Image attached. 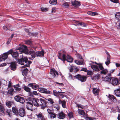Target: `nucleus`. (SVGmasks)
<instances>
[{
    "label": "nucleus",
    "mask_w": 120,
    "mask_h": 120,
    "mask_svg": "<svg viewBox=\"0 0 120 120\" xmlns=\"http://www.w3.org/2000/svg\"><path fill=\"white\" fill-rule=\"evenodd\" d=\"M36 116H37L38 119L41 118H42L43 117H44V116H43L42 114L41 113L37 114L36 115Z\"/></svg>",
    "instance_id": "obj_42"
},
{
    "label": "nucleus",
    "mask_w": 120,
    "mask_h": 120,
    "mask_svg": "<svg viewBox=\"0 0 120 120\" xmlns=\"http://www.w3.org/2000/svg\"><path fill=\"white\" fill-rule=\"evenodd\" d=\"M23 88L24 90L28 92H30V89L28 87L26 86H25Z\"/></svg>",
    "instance_id": "obj_40"
},
{
    "label": "nucleus",
    "mask_w": 120,
    "mask_h": 120,
    "mask_svg": "<svg viewBox=\"0 0 120 120\" xmlns=\"http://www.w3.org/2000/svg\"><path fill=\"white\" fill-rule=\"evenodd\" d=\"M111 78L108 76H106L104 79V81L108 82H110L111 81Z\"/></svg>",
    "instance_id": "obj_27"
},
{
    "label": "nucleus",
    "mask_w": 120,
    "mask_h": 120,
    "mask_svg": "<svg viewBox=\"0 0 120 120\" xmlns=\"http://www.w3.org/2000/svg\"><path fill=\"white\" fill-rule=\"evenodd\" d=\"M63 60L64 62L65 60H67L68 62H72L73 60V58L69 55H67L66 56L65 54H64L62 56Z\"/></svg>",
    "instance_id": "obj_5"
},
{
    "label": "nucleus",
    "mask_w": 120,
    "mask_h": 120,
    "mask_svg": "<svg viewBox=\"0 0 120 120\" xmlns=\"http://www.w3.org/2000/svg\"><path fill=\"white\" fill-rule=\"evenodd\" d=\"M115 16L117 19L120 20V12L117 13L115 15Z\"/></svg>",
    "instance_id": "obj_41"
},
{
    "label": "nucleus",
    "mask_w": 120,
    "mask_h": 120,
    "mask_svg": "<svg viewBox=\"0 0 120 120\" xmlns=\"http://www.w3.org/2000/svg\"><path fill=\"white\" fill-rule=\"evenodd\" d=\"M26 103L27 105L26 106V108L28 110L33 111L32 107L33 106L32 102L31 101H28Z\"/></svg>",
    "instance_id": "obj_12"
},
{
    "label": "nucleus",
    "mask_w": 120,
    "mask_h": 120,
    "mask_svg": "<svg viewBox=\"0 0 120 120\" xmlns=\"http://www.w3.org/2000/svg\"><path fill=\"white\" fill-rule=\"evenodd\" d=\"M81 71H83L85 72H87V68H83L81 70Z\"/></svg>",
    "instance_id": "obj_62"
},
{
    "label": "nucleus",
    "mask_w": 120,
    "mask_h": 120,
    "mask_svg": "<svg viewBox=\"0 0 120 120\" xmlns=\"http://www.w3.org/2000/svg\"><path fill=\"white\" fill-rule=\"evenodd\" d=\"M99 91V90L97 88H94L93 90V92L94 94L96 95L98 94Z\"/></svg>",
    "instance_id": "obj_28"
},
{
    "label": "nucleus",
    "mask_w": 120,
    "mask_h": 120,
    "mask_svg": "<svg viewBox=\"0 0 120 120\" xmlns=\"http://www.w3.org/2000/svg\"><path fill=\"white\" fill-rule=\"evenodd\" d=\"M118 22H117L116 23V25H117V29L119 30H120V23H119V24Z\"/></svg>",
    "instance_id": "obj_64"
},
{
    "label": "nucleus",
    "mask_w": 120,
    "mask_h": 120,
    "mask_svg": "<svg viewBox=\"0 0 120 120\" xmlns=\"http://www.w3.org/2000/svg\"><path fill=\"white\" fill-rule=\"evenodd\" d=\"M78 110L79 111L78 112V113L79 114L83 116L85 115V113L83 110L80 109H78Z\"/></svg>",
    "instance_id": "obj_32"
},
{
    "label": "nucleus",
    "mask_w": 120,
    "mask_h": 120,
    "mask_svg": "<svg viewBox=\"0 0 120 120\" xmlns=\"http://www.w3.org/2000/svg\"><path fill=\"white\" fill-rule=\"evenodd\" d=\"M13 102L11 101H8L6 102V105L9 108H10L11 107V105Z\"/></svg>",
    "instance_id": "obj_26"
},
{
    "label": "nucleus",
    "mask_w": 120,
    "mask_h": 120,
    "mask_svg": "<svg viewBox=\"0 0 120 120\" xmlns=\"http://www.w3.org/2000/svg\"><path fill=\"white\" fill-rule=\"evenodd\" d=\"M52 106L53 107L56 109L57 111H59L60 109V107L59 105L56 103L53 104L52 105Z\"/></svg>",
    "instance_id": "obj_30"
},
{
    "label": "nucleus",
    "mask_w": 120,
    "mask_h": 120,
    "mask_svg": "<svg viewBox=\"0 0 120 120\" xmlns=\"http://www.w3.org/2000/svg\"><path fill=\"white\" fill-rule=\"evenodd\" d=\"M60 92L59 91L57 92L56 90H53V94L54 95L57 97H58L59 95V94Z\"/></svg>",
    "instance_id": "obj_38"
},
{
    "label": "nucleus",
    "mask_w": 120,
    "mask_h": 120,
    "mask_svg": "<svg viewBox=\"0 0 120 120\" xmlns=\"http://www.w3.org/2000/svg\"><path fill=\"white\" fill-rule=\"evenodd\" d=\"M72 5L75 7H78L81 5L80 2L76 0L71 2Z\"/></svg>",
    "instance_id": "obj_17"
},
{
    "label": "nucleus",
    "mask_w": 120,
    "mask_h": 120,
    "mask_svg": "<svg viewBox=\"0 0 120 120\" xmlns=\"http://www.w3.org/2000/svg\"><path fill=\"white\" fill-rule=\"evenodd\" d=\"M100 76L98 74H97L94 76V79L96 80L98 79H100Z\"/></svg>",
    "instance_id": "obj_47"
},
{
    "label": "nucleus",
    "mask_w": 120,
    "mask_h": 120,
    "mask_svg": "<svg viewBox=\"0 0 120 120\" xmlns=\"http://www.w3.org/2000/svg\"><path fill=\"white\" fill-rule=\"evenodd\" d=\"M110 55L109 54L107 56V61L105 62V64L107 65H108L110 63Z\"/></svg>",
    "instance_id": "obj_29"
},
{
    "label": "nucleus",
    "mask_w": 120,
    "mask_h": 120,
    "mask_svg": "<svg viewBox=\"0 0 120 120\" xmlns=\"http://www.w3.org/2000/svg\"><path fill=\"white\" fill-rule=\"evenodd\" d=\"M87 14L89 15L92 16H95L98 15V13L97 12L91 11H88L87 12Z\"/></svg>",
    "instance_id": "obj_31"
},
{
    "label": "nucleus",
    "mask_w": 120,
    "mask_h": 120,
    "mask_svg": "<svg viewBox=\"0 0 120 120\" xmlns=\"http://www.w3.org/2000/svg\"><path fill=\"white\" fill-rule=\"evenodd\" d=\"M28 70L27 68H25L22 71V75L24 76L28 73Z\"/></svg>",
    "instance_id": "obj_35"
},
{
    "label": "nucleus",
    "mask_w": 120,
    "mask_h": 120,
    "mask_svg": "<svg viewBox=\"0 0 120 120\" xmlns=\"http://www.w3.org/2000/svg\"><path fill=\"white\" fill-rule=\"evenodd\" d=\"M28 86L31 87L34 89L36 90L39 88V86L38 85H36L35 84L33 83L29 84Z\"/></svg>",
    "instance_id": "obj_19"
},
{
    "label": "nucleus",
    "mask_w": 120,
    "mask_h": 120,
    "mask_svg": "<svg viewBox=\"0 0 120 120\" xmlns=\"http://www.w3.org/2000/svg\"><path fill=\"white\" fill-rule=\"evenodd\" d=\"M29 53L30 54L31 56V57H29V59L30 60H33L36 57V52L34 51L33 49H30L29 52Z\"/></svg>",
    "instance_id": "obj_10"
},
{
    "label": "nucleus",
    "mask_w": 120,
    "mask_h": 120,
    "mask_svg": "<svg viewBox=\"0 0 120 120\" xmlns=\"http://www.w3.org/2000/svg\"><path fill=\"white\" fill-rule=\"evenodd\" d=\"M114 94L116 96L120 97V86H118V87L117 89L114 90Z\"/></svg>",
    "instance_id": "obj_15"
},
{
    "label": "nucleus",
    "mask_w": 120,
    "mask_h": 120,
    "mask_svg": "<svg viewBox=\"0 0 120 120\" xmlns=\"http://www.w3.org/2000/svg\"><path fill=\"white\" fill-rule=\"evenodd\" d=\"M57 97L60 98L61 99L63 98L64 97V96L63 94L59 93L58 96Z\"/></svg>",
    "instance_id": "obj_58"
},
{
    "label": "nucleus",
    "mask_w": 120,
    "mask_h": 120,
    "mask_svg": "<svg viewBox=\"0 0 120 120\" xmlns=\"http://www.w3.org/2000/svg\"><path fill=\"white\" fill-rule=\"evenodd\" d=\"M77 57L78 59H80L81 60L83 59L82 56L79 54H77Z\"/></svg>",
    "instance_id": "obj_53"
},
{
    "label": "nucleus",
    "mask_w": 120,
    "mask_h": 120,
    "mask_svg": "<svg viewBox=\"0 0 120 120\" xmlns=\"http://www.w3.org/2000/svg\"><path fill=\"white\" fill-rule=\"evenodd\" d=\"M30 101L32 104L36 106H38L39 105V100L37 99L33 98Z\"/></svg>",
    "instance_id": "obj_9"
},
{
    "label": "nucleus",
    "mask_w": 120,
    "mask_h": 120,
    "mask_svg": "<svg viewBox=\"0 0 120 120\" xmlns=\"http://www.w3.org/2000/svg\"><path fill=\"white\" fill-rule=\"evenodd\" d=\"M93 73L92 71H87V74L89 75H91L93 74Z\"/></svg>",
    "instance_id": "obj_61"
},
{
    "label": "nucleus",
    "mask_w": 120,
    "mask_h": 120,
    "mask_svg": "<svg viewBox=\"0 0 120 120\" xmlns=\"http://www.w3.org/2000/svg\"><path fill=\"white\" fill-rule=\"evenodd\" d=\"M46 103L45 100L42 98H40L39 100V105L41 106V108L43 109H44L46 106Z\"/></svg>",
    "instance_id": "obj_6"
},
{
    "label": "nucleus",
    "mask_w": 120,
    "mask_h": 120,
    "mask_svg": "<svg viewBox=\"0 0 120 120\" xmlns=\"http://www.w3.org/2000/svg\"><path fill=\"white\" fill-rule=\"evenodd\" d=\"M4 106L2 104L0 105V112L2 113H4Z\"/></svg>",
    "instance_id": "obj_34"
},
{
    "label": "nucleus",
    "mask_w": 120,
    "mask_h": 120,
    "mask_svg": "<svg viewBox=\"0 0 120 120\" xmlns=\"http://www.w3.org/2000/svg\"><path fill=\"white\" fill-rule=\"evenodd\" d=\"M11 68V70L15 71L16 68V65L15 62H12L10 65Z\"/></svg>",
    "instance_id": "obj_23"
},
{
    "label": "nucleus",
    "mask_w": 120,
    "mask_h": 120,
    "mask_svg": "<svg viewBox=\"0 0 120 120\" xmlns=\"http://www.w3.org/2000/svg\"><path fill=\"white\" fill-rule=\"evenodd\" d=\"M108 71V70L106 69H104L101 71V74H103L104 75H106Z\"/></svg>",
    "instance_id": "obj_36"
},
{
    "label": "nucleus",
    "mask_w": 120,
    "mask_h": 120,
    "mask_svg": "<svg viewBox=\"0 0 120 120\" xmlns=\"http://www.w3.org/2000/svg\"><path fill=\"white\" fill-rule=\"evenodd\" d=\"M14 99L17 102L23 104L25 101V98L19 95H17L14 97Z\"/></svg>",
    "instance_id": "obj_4"
},
{
    "label": "nucleus",
    "mask_w": 120,
    "mask_h": 120,
    "mask_svg": "<svg viewBox=\"0 0 120 120\" xmlns=\"http://www.w3.org/2000/svg\"><path fill=\"white\" fill-rule=\"evenodd\" d=\"M28 58L27 57H24L22 58L18 59V61L19 64L23 65L24 64V62L27 63L26 64L22 67V68H25L29 66L30 64L32 62L30 61H27Z\"/></svg>",
    "instance_id": "obj_2"
},
{
    "label": "nucleus",
    "mask_w": 120,
    "mask_h": 120,
    "mask_svg": "<svg viewBox=\"0 0 120 120\" xmlns=\"http://www.w3.org/2000/svg\"><path fill=\"white\" fill-rule=\"evenodd\" d=\"M61 51L60 52H58V58L62 60L63 59H62L61 57L62 55V53H61Z\"/></svg>",
    "instance_id": "obj_52"
},
{
    "label": "nucleus",
    "mask_w": 120,
    "mask_h": 120,
    "mask_svg": "<svg viewBox=\"0 0 120 120\" xmlns=\"http://www.w3.org/2000/svg\"><path fill=\"white\" fill-rule=\"evenodd\" d=\"M58 103L59 104L62 105V107L64 108L66 107V101L65 100L61 101V100L59 99L58 101Z\"/></svg>",
    "instance_id": "obj_16"
},
{
    "label": "nucleus",
    "mask_w": 120,
    "mask_h": 120,
    "mask_svg": "<svg viewBox=\"0 0 120 120\" xmlns=\"http://www.w3.org/2000/svg\"><path fill=\"white\" fill-rule=\"evenodd\" d=\"M109 98L113 102H116L117 101V99L116 97L113 95H109Z\"/></svg>",
    "instance_id": "obj_18"
},
{
    "label": "nucleus",
    "mask_w": 120,
    "mask_h": 120,
    "mask_svg": "<svg viewBox=\"0 0 120 120\" xmlns=\"http://www.w3.org/2000/svg\"><path fill=\"white\" fill-rule=\"evenodd\" d=\"M111 81V84L113 85L116 86L118 84V80L116 78L112 77Z\"/></svg>",
    "instance_id": "obj_13"
},
{
    "label": "nucleus",
    "mask_w": 120,
    "mask_h": 120,
    "mask_svg": "<svg viewBox=\"0 0 120 120\" xmlns=\"http://www.w3.org/2000/svg\"><path fill=\"white\" fill-rule=\"evenodd\" d=\"M79 26H80L86 27V25L85 23L83 22H79Z\"/></svg>",
    "instance_id": "obj_46"
},
{
    "label": "nucleus",
    "mask_w": 120,
    "mask_h": 120,
    "mask_svg": "<svg viewBox=\"0 0 120 120\" xmlns=\"http://www.w3.org/2000/svg\"><path fill=\"white\" fill-rule=\"evenodd\" d=\"M56 116V114L54 112L50 115V117L51 118H55Z\"/></svg>",
    "instance_id": "obj_43"
},
{
    "label": "nucleus",
    "mask_w": 120,
    "mask_h": 120,
    "mask_svg": "<svg viewBox=\"0 0 120 120\" xmlns=\"http://www.w3.org/2000/svg\"><path fill=\"white\" fill-rule=\"evenodd\" d=\"M20 46L17 48L15 49L16 52H12V56L13 57L16 58L19 56V55L21 54L22 52L25 51H27L28 53V50L27 47L24 45H20Z\"/></svg>",
    "instance_id": "obj_1"
},
{
    "label": "nucleus",
    "mask_w": 120,
    "mask_h": 120,
    "mask_svg": "<svg viewBox=\"0 0 120 120\" xmlns=\"http://www.w3.org/2000/svg\"><path fill=\"white\" fill-rule=\"evenodd\" d=\"M50 73L51 74V77L52 79L54 78L56 75H58V73L56 71H54L52 69L51 70Z\"/></svg>",
    "instance_id": "obj_14"
},
{
    "label": "nucleus",
    "mask_w": 120,
    "mask_h": 120,
    "mask_svg": "<svg viewBox=\"0 0 120 120\" xmlns=\"http://www.w3.org/2000/svg\"><path fill=\"white\" fill-rule=\"evenodd\" d=\"M12 111L13 113L16 115H18L19 110L18 108L16 107H12Z\"/></svg>",
    "instance_id": "obj_21"
},
{
    "label": "nucleus",
    "mask_w": 120,
    "mask_h": 120,
    "mask_svg": "<svg viewBox=\"0 0 120 120\" xmlns=\"http://www.w3.org/2000/svg\"><path fill=\"white\" fill-rule=\"evenodd\" d=\"M44 54V52L43 51H38L36 52V55L37 57L39 56L41 57L43 56Z\"/></svg>",
    "instance_id": "obj_22"
},
{
    "label": "nucleus",
    "mask_w": 120,
    "mask_h": 120,
    "mask_svg": "<svg viewBox=\"0 0 120 120\" xmlns=\"http://www.w3.org/2000/svg\"><path fill=\"white\" fill-rule=\"evenodd\" d=\"M41 9L42 11H46L48 10L47 8H41Z\"/></svg>",
    "instance_id": "obj_56"
},
{
    "label": "nucleus",
    "mask_w": 120,
    "mask_h": 120,
    "mask_svg": "<svg viewBox=\"0 0 120 120\" xmlns=\"http://www.w3.org/2000/svg\"><path fill=\"white\" fill-rule=\"evenodd\" d=\"M8 56V54H7V53H5L3 54L2 56V57L3 59V60H4L5 59H7Z\"/></svg>",
    "instance_id": "obj_33"
},
{
    "label": "nucleus",
    "mask_w": 120,
    "mask_h": 120,
    "mask_svg": "<svg viewBox=\"0 0 120 120\" xmlns=\"http://www.w3.org/2000/svg\"><path fill=\"white\" fill-rule=\"evenodd\" d=\"M48 101L49 102L50 104L52 105L54 103V102L53 99L51 98H49L48 99Z\"/></svg>",
    "instance_id": "obj_45"
},
{
    "label": "nucleus",
    "mask_w": 120,
    "mask_h": 120,
    "mask_svg": "<svg viewBox=\"0 0 120 120\" xmlns=\"http://www.w3.org/2000/svg\"><path fill=\"white\" fill-rule=\"evenodd\" d=\"M49 3L52 4H57V0H50L49 1Z\"/></svg>",
    "instance_id": "obj_37"
},
{
    "label": "nucleus",
    "mask_w": 120,
    "mask_h": 120,
    "mask_svg": "<svg viewBox=\"0 0 120 120\" xmlns=\"http://www.w3.org/2000/svg\"><path fill=\"white\" fill-rule=\"evenodd\" d=\"M25 43L26 44L30 45L32 43V41L30 40H26L25 41Z\"/></svg>",
    "instance_id": "obj_54"
},
{
    "label": "nucleus",
    "mask_w": 120,
    "mask_h": 120,
    "mask_svg": "<svg viewBox=\"0 0 120 120\" xmlns=\"http://www.w3.org/2000/svg\"><path fill=\"white\" fill-rule=\"evenodd\" d=\"M91 67L94 70L97 71H99V69L98 66L92 65H91Z\"/></svg>",
    "instance_id": "obj_25"
},
{
    "label": "nucleus",
    "mask_w": 120,
    "mask_h": 120,
    "mask_svg": "<svg viewBox=\"0 0 120 120\" xmlns=\"http://www.w3.org/2000/svg\"><path fill=\"white\" fill-rule=\"evenodd\" d=\"M74 77L76 78L82 82H85L87 78V77L84 75H81L79 74L74 76Z\"/></svg>",
    "instance_id": "obj_3"
},
{
    "label": "nucleus",
    "mask_w": 120,
    "mask_h": 120,
    "mask_svg": "<svg viewBox=\"0 0 120 120\" xmlns=\"http://www.w3.org/2000/svg\"><path fill=\"white\" fill-rule=\"evenodd\" d=\"M13 52L12 50L11 49L7 52H6V53H7V54H8H8H11L12 55V54Z\"/></svg>",
    "instance_id": "obj_60"
},
{
    "label": "nucleus",
    "mask_w": 120,
    "mask_h": 120,
    "mask_svg": "<svg viewBox=\"0 0 120 120\" xmlns=\"http://www.w3.org/2000/svg\"><path fill=\"white\" fill-rule=\"evenodd\" d=\"M75 62L78 65H80L82 64H83V62L80 61H78L77 60H75Z\"/></svg>",
    "instance_id": "obj_44"
},
{
    "label": "nucleus",
    "mask_w": 120,
    "mask_h": 120,
    "mask_svg": "<svg viewBox=\"0 0 120 120\" xmlns=\"http://www.w3.org/2000/svg\"><path fill=\"white\" fill-rule=\"evenodd\" d=\"M73 23L74 24V25H79V22L78 21H75V20H74L73 21Z\"/></svg>",
    "instance_id": "obj_57"
},
{
    "label": "nucleus",
    "mask_w": 120,
    "mask_h": 120,
    "mask_svg": "<svg viewBox=\"0 0 120 120\" xmlns=\"http://www.w3.org/2000/svg\"><path fill=\"white\" fill-rule=\"evenodd\" d=\"M14 91V89L12 87H10L8 90L7 92V94L9 95H12L13 94V92Z\"/></svg>",
    "instance_id": "obj_24"
},
{
    "label": "nucleus",
    "mask_w": 120,
    "mask_h": 120,
    "mask_svg": "<svg viewBox=\"0 0 120 120\" xmlns=\"http://www.w3.org/2000/svg\"><path fill=\"white\" fill-rule=\"evenodd\" d=\"M74 68V67L72 66L69 67L68 68V69L70 70V71L71 72H72L73 70H75Z\"/></svg>",
    "instance_id": "obj_50"
},
{
    "label": "nucleus",
    "mask_w": 120,
    "mask_h": 120,
    "mask_svg": "<svg viewBox=\"0 0 120 120\" xmlns=\"http://www.w3.org/2000/svg\"><path fill=\"white\" fill-rule=\"evenodd\" d=\"M56 8H52V13H54L56 11Z\"/></svg>",
    "instance_id": "obj_63"
},
{
    "label": "nucleus",
    "mask_w": 120,
    "mask_h": 120,
    "mask_svg": "<svg viewBox=\"0 0 120 120\" xmlns=\"http://www.w3.org/2000/svg\"><path fill=\"white\" fill-rule=\"evenodd\" d=\"M57 116L59 119H62L65 117V114L63 111H61L57 114Z\"/></svg>",
    "instance_id": "obj_11"
},
{
    "label": "nucleus",
    "mask_w": 120,
    "mask_h": 120,
    "mask_svg": "<svg viewBox=\"0 0 120 120\" xmlns=\"http://www.w3.org/2000/svg\"><path fill=\"white\" fill-rule=\"evenodd\" d=\"M62 6L65 8H68L69 7V5L68 3L65 2L63 4Z\"/></svg>",
    "instance_id": "obj_49"
},
{
    "label": "nucleus",
    "mask_w": 120,
    "mask_h": 120,
    "mask_svg": "<svg viewBox=\"0 0 120 120\" xmlns=\"http://www.w3.org/2000/svg\"><path fill=\"white\" fill-rule=\"evenodd\" d=\"M69 79L70 80H73V77L72 75L69 73L68 76Z\"/></svg>",
    "instance_id": "obj_55"
},
{
    "label": "nucleus",
    "mask_w": 120,
    "mask_h": 120,
    "mask_svg": "<svg viewBox=\"0 0 120 120\" xmlns=\"http://www.w3.org/2000/svg\"><path fill=\"white\" fill-rule=\"evenodd\" d=\"M47 111L48 113L50 115L53 112L51 110L49 109H47Z\"/></svg>",
    "instance_id": "obj_59"
},
{
    "label": "nucleus",
    "mask_w": 120,
    "mask_h": 120,
    "mask_svg": "<svg viewBox=\"0 0 120 120\" xmlns=\"http://www.w3.org/2000/svg\"><path fill=\"white\" fill-rule=\"evenodd\" d=\"M77 106L76 107H78V108L81 109H84L85 108L84 106L82 105L81 104H76Z\"/></svg>",
    "instance_id": "obj_39"
},
{
    "label": "nucleus",
    "mask_w": 120,
    "mask_h": 120,
    "mask_svg": "<svg viewBox=\"0 0 120 120\" xmlns=\"http://www.w3.org/2000/svg\"><path fill=\"white\" fill-rule=\"evenodd\" d=\"M18 115L21 117H23L26 115L25 110L23 108H21L19 110Z\"/></svg>",
    "instance_id": "obj_7"
},
{
    "label": "nucleus",
    "mask_w": 120,
    "mask_h": 120,
    "mask_svg": "<svg viewBox=\"0 0 120 120\" xmlns=\"http://www.w3.org/2000/svg\"><path fill=\"white\" fill-rule=\"evenodd\" d=\"M14 87L16 92H19L21 90V88L20 87V85L19 84L14 85Z\"/></svg>",
    "instance_id": "obj_20"
},
{
    "label": "nucleus",
    "mask_w": 120,
    "mask_h": 120,
    "mask_svg": "<svg viewBox=\"0 0 120 120\" xmlns=\"http://www.w3.org/2000/svg\"><path fill=\"white\" fill-rule=\"evenodd\" d=\"M38 90L40 92L46 94H49L52 93V92L48 90L47 89L43 88H38Z\"/></svg>",
    "instance_id": "obj_8"
},
{
    "label": "nucleus",
    "mask_w": 120,
    "mask_h": 120,
    "mask_svg": "<svg viewBox=\"0 0 120 120\" xmlns=\"http://www.w3.org/2000/svg\"><path fill=\"white\" fill-rule=\"evenodd\" d=\"M98 67L99 70L100 69L101 70H103L104 69L102 65L101 64H99Z\"/></svg>",
    "instance_id": "obj_51"
},
{
    "label": "nucleus",
    "mask_w": 120,
    "mask_h": 120,
    "mask_svg": "<svg viewBox=\"0 0 120 120\" xmlns=\"http://www.w3.org/2000/svg\"><path fill=\"white\" fill-rule=\"evenodd\" d=\"M68 116L70 118H71L73 117V113L71 112H70L68 114Z\"/></svg>",
    "instance_id": "obj_48"
}]
</instances>
